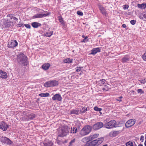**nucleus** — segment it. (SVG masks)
Instances as JSON below:
<instances>
[{
	"instance_id": "1",
	"label": "nucleus",
	"mask_w": 146,
	"mask_h": 146,
	"mask_svg": "<svg viewBox=\"0 0 146 146\" xmlns=\"http://www.w3.org/2000/svg\"><path fill=\"white\" fill-rule=\"evenodd\" d=\"M70 128L67 125H63L58 128V137H63L66 136L68 133Z\"/></svg>"
},
{
	"instance_id": "2",
	"label": "nucleus",
	"mask_w": 146,
	"mask_h": 146,
	"mask_svg": "<svg viewBox=\"0 0 146 146\" xmlns=\"http://www.w3.org/2000/svg\"><path fill=\"white\" fill-rule=\"evenodd\" d=\"M17 60L19 63L23 66H27L28 62L27 58L22 53L18 56Z\"/></svg>"
},
{
	"instance_id": "3",
	"label": "nucleus",
	"mask_w": 146,
	"mask_h": 146,
	"mask_svg": "<svg viewBox=\"0 0 146 146\" xmlns=\"http://www.w3.org/2000/svg\"><path fill=\"white\" fill-rule=\"evenodd\" d=\"M92 127L89 125H86L81 130L80 134L82 136H84L89 134L91 131Z\"/></svg>"
},
{
	"instance_id": "4",
	"label": "nucleus",
	"mask_w": 146,
	"mask_h": 146,
	"mask_svg": "<svg viewBox=\"0 0 146 146\" xmlns=\"http://www.w3.org/2000/svg\"><path fill=\"white\" fill-rule=\"evenodd\" d=\"M58 84V82L56 80H50L46 82L44 86L47 88L55 86Z\"/></svg>"
},
{
	"instance_id": "5",
	"label": "nucleus",
	"mask_w": 146,
	"mask_h": 146,
	"mask_svg": "<svg viewBox=\"0 0 146 146\" xmlns=\"http://www.w3.org/2000/svg\"><path fill=\"white\" fill-rule=\"evenodd\" d=\"M116 122L114 120H111L104 124V127L107 129H110L116 127Z\"/></svg>"
},
{
	"instance_id": "6",
	"label": "nucleus",
	"mask_w": 146,
	"mask_h": 146,
	"mask_svg": "<svg viewBox=\"0 0 146 146\" xmlns=\"http://www.w3.org/2000/svg\"><path fill=\"white\" fill-rule=\"evenodd\" d=\"M0 141L2 143H6L8 145H10L13 143V142L9 139L5 137H0Z\"/></svg>"
},
{
	"instance_id": "7",
	"label": "nucleus",
	"mask_w": 146,
	"mask_h": 146,
	"mask_svg": "<svg viewBox=\"0 0 146 146\" xmlns=\"http://www.w3.org/2000/svg\"><path fill=\"white\" fill-rule=\"evenodd\" d=\"M2 25L3 27L7 28L9 27L11 25L13 26L14 25H12V23L10 20L7 19L6 20H3Z\"/></svg>"
},
{
	"instance_id": "8",
	"label": "nucleus",
	"mask_w": 146,
	"mask_h": 146,
	"mask_svg": "<svg viewBox=\"0 0 146 146\" xmlns=\"http://www.w3.org/2000/svg\"><path fill=\"white\" fill-rule=\"evenodd\" d=\"M104 127V125L102 122H97L94 124L92 127V128L95 130H97Z\"/></svg>"
},
{
	"instance_id": "9",
	"label": "nucleus",
	"mask_w": 146,
	"mask_h": 146,
	"mask_svg": "<svg viewBox=\"0 0 146 146\" xmlns=\"http://www.w3.org/2000/svg\"><path fill=\"white\" fill-rule=\"evenodd\" d=\"M135 120L134 119H131L128 120L125 124V127L129 128L133 126L135 123Z\"/></svg>"
},
{
	"instance_id": "10",
	"label": "nucleus",
	"mask_w": 146,
	"mask_h": 146,
	"mask_svg": "<svg viewBox=\"0 0 146 146\" xmlns=\"http://www.w3.org/2000/svg\"><path fill=\"white\" fill-rule=\"evenodd\" d=\"M18 44L17 41L15 40H12L8 42V47L9 48H13L17 46Z\"/></svg>"
},
{
	"instance_id": "11",
	"label": "nucleus",
	"mask_w": 146,
	"mask_h": 146,
	"mask_svg": "<svg viewBox=\"0 0 146 146\" xmlns=\"http://www.w3.org/2000/svg\"><path fill=\"white\" fill-rule=\"evenodd\" d=\"M8 126V125L4 121H1L0 122V129L3 131H6Z\"/></svg>"
},
{
	"instance_id": "12",
	"label": "nucleus",
	"mask_w": 146,
	"mask_h": 146,
	"mask_svg": "<svg viewBox=\"0 0 146 146\" xmlns=\"http://www.w3.org/2000/svg\"><path fill=\"white\" fill-rule=\"evenodd\" d=\"M52 99L53 101L57 100L59 101H61L62 100V98L60 94H56L52 97Z\"/></svg>"
},
{
	"instance_id": "13",
	"label": "nucleus",
	"mask_w": 146,
	"mask_h": 146,
	"mask_svg": "<svg viewBox=\"0 0 146 146\" xmlns=\"http://www.w3.org/2000/svg\"><path fill=\"white\" fill-rule=\"evenodd\" d=\"M97 143L96 141L94 140L92 141H87L85 145V146H97Z\"/></svg>"
},
{
	"instance_id": "14",
	"label": "nucleus",
	"mask_w": 146,
	"mask_h": 146,
	"mask_svg": "<svg viewBox=\"0 0 146 146\" xmlns=\"http://www.w3.org/2000/svg\"><path fill=\"white\" fill-rule=\"evenodd\" d=\"M44 146H52L53 143L52 141L46 139L43 143Z\"/></svg>"
},
{
	"instance_id": "15",
	"label": "nucleus",
	"mask_w": 146,
	"mask_h": 146,
	"mask_svg": "<svg viewBox=\"0 0 146 146\" xmlns=\"http://www.w3.org/2000/svg\"><path fill=\"white\" fill-rule=\"evenodd\" d=\"M9 17L12 25H13V23H15L18 22V19L16 17L13 16V15H10Z\"/></svg>"
},
{
	"instance_id": "16",
	"label": "nucleus",
	"mask_w": 146,
	"mask_h": 146,
	"mask_svg": "<svg viewBox=\"0 0 146 146\" xmlns=\"http://www.w3.org/2000/svg\"><path fill=\"white\" fill-rule=\"evenodd\" d=\"M100 52V48L99 47L94 48L91 50V52L90 53L91 54L95 55L98 52Z\"/></svg>"
},
{
	"instance_id": "17",
	"label": "nucleus",
	"mask_w": 146,
	"mask_h": 146,
	"mask_svg": "<svg viewBox=\"0 0 146 146\" xmlns=\"http://www.w3.org/2000/svg\"><path fill=\"white\" fill-rule=\"evenodd\" d=\"M0 77L3 79H6L7 78V73L0 70Z\"/></svg>"
},
{
	"instance_id": "18",
	"label": "nucleus",
	"mask_w": 146,
	"mask_h": 146,
	"mask_svg": "<svg viewBox=\"0 0 146 146\" xmlns=\"http://www.w3.org/2000/svg\"><path fill=\"white\" fill-rule=\"evenodd\" d=\"M130 59V57L128 55L125 56L121 59V61L123 63L128 62Z\"/></svg>"
},
{
	"instance_id": "19",
	"label": "nucleus",
	"mask_w": 146,
	"mask_h": 146,
	"mask_svg": "<svg viewBox=\"0 0 146 146\" xmlns=\"http://www.w3.org/2000/svg\"><path fill=\"white\" fill-rule=\"evenodd\" d=\"M50 66V64L49 63H47L43 64L42 66V67L44 70H47L49 69Z\"/></svg>"
},
{
	"instance_id": "20",
	"label": "nucleus",
	"mask_w": 146,
	"mask_h": 146,
	"mask_svg": "<svg viewBox=\"0 0 146 146\" xmlns=\"http://www.w3.org/2000/svg\"><path fill=\"white\" fill-rule=\"evenodd\" d=\"M31 25L33 28H37L38 27H40L41 24L37 22H34L31 23Z\"/></svg>"
},
{
	"instance_id": "21",
	"label": "nucleus",
	"mask_w": 146,
	"mask_h": 146,
	"mask_svg": "<svg viewBox=\"0 0 146 146\" xmlns=\"http://www.w3.org/2000/svg\"><path fill=\"white\" fill-rule=\"evenodd\" d=\"M121 132V131H115L110 133V135L113 137H115Z\"/></svg>"
},
{
	"instance_id": "22",
	"label": "nucleus",
	"mask_w": 146,
	"mask_h": 146,
	"mask_svg": "<svg viewBox=\"0 0 146 146\" xmlns=\"http://www.w3.org/2000/svg\"><path fill=\"white\" fill-rule=\"evenodd\" d=\"M99 134H95L92 135H90L89 136H88L90 141H91L94 139L97 138Z\"/></svg>"
},
{
	"instance_id": "23",
	"label": "nucleus",
	"mask_w": 146,
	"mask_h": 146,
	"mask_svg": "<svg viewBox=\"0 0 146 146\" xmlns=\"http://www.w3.org/2000/svg\"><path fill=\"white\" fill-rule=\"evenodd\" d=\"M139 17L141 19L146 21V12L142 13Z\"/></svg>"
},
{
	"instance_id": "24",
	"label": "nucleus",
	"mask_w": 146,
	"mask_h": 146,
	"mask_svg": "<svg viewBox=\"0 0 146 146\" xmlns=\"http://www.w3.org/2000/svg\"><path fill=\"white\" fill-rule=\"evenodd\" d=\"M35 117V115L34 113H31L28 116L27 119L28 120H30L33 119Z\"/></svg>"
},
{
	"instance_id": "25",
	"label": "nucleus",
	"mask_w": 146,
	"mask_h": 146,
	"mask_svg": "<svg viewBox=\"0 0 146 146\" xmlns=\"http://www.w3.org/2000/svg\"><path fill=\"white\" fill-rule=\"evenodd\" d=\"M104 138L103 137H101L98 138L97 139L95 140L96 141V142L97 143V145H98L104 141Z\"/></svg>"
},
{
	"instance_id": "26",
	"label": "nucleus",
	"mask_w": 146,
	"mask_h": 146,
	"mask_svg": "<svg viewBox=\"0 0 146 146\" xmlns=\"http://www.w3.org/2000/svg\"><path fill=\"white\" fill-rule=\"evenodd\" d=\"M137 7L141 9H145L146 8V3H143L141 4H138Z\"/></svg>"
},
{
	"instance_id": "27",
	"label": "nucleus",
	"mask_w": 146,
	"mask_h": 146,
	"mask_svg": "<svg viewBox=\"0 0 146 146\" xmlns=\"http://www.w3.org/2000/svg\"><path fill=\"white\" fill-rule=\"evenodd\" d=\"M50 14V13H40L38 14L39 18H42L44 17H46L49 15Z\"/></svg>"
},
{
	"instance_id": "28",
	"label": "nucleus",
	"mask_w": 146,
	"mask_h": 146,
	"mask_svg": "<svg viewBox=\"0 0 146 146\" xmlns=\"http://www.w3.org/2000/svg\"><path fill=\"white\" fill-rule=\"evenodd\" d=\"M99 8L101 12L103 15L106 14V10L101 5L99 6Z\"/></svg>"
},
{
	"instance_id": "29",
	"label": "nucleus",
	"mask_w": 146,
	"mask_h": 146,
	"mask_svg": "<svg viewBox=\"0 0 146 146\" xmlns=\"http://www.w3.org/2000/svg\"><path fill=\"white\" fill-rule=\"evenodd\" d=\"M50 95V94L48 93H41L38 95L39 96L42 97H48Z\"/></svg>"
},
{
	"instance_id": "30",
	"label": "nucleus",
	"mask_w": 146,
	"mask_h": 146,
	"mask_svg": "<svg viewBox=\"0 0 146 146\" xmlns=\"http://www.w3.org/2000/svg\"><path fill=\"white\" fill-rule=\"evenodd\" d=\"M79 110H74L70 111V113L71 114H74L78 115L79 114Z\"/></svg>"
},
{
	"instance_id": "31",
	"label": "nucleus",
	"mask_w": 146,
	"mask_h": 146,
	"mask_svg": "<svg viewBox=\"0 0 146 146\" xmlns=\"http://www.w3.org/2000/svg\"><path fill=\"white\" fill-rule=\"evenodd\" d=\"M73 60L70 58H68L64 60V62L66 63H70L72 62Z\"/></svg>"
},
{
	"instance_id": "32",
	"label": "nucleus",
	"mask_w": 146,
	"mask_h": 146,
	"mask_svg": "<svg viewBox=\"0 0 146 146\" xmlns=\"http://www.w3.org/2000/svg\"><path fill=\"white\" fill-rule=\"evenodd\" d=\"M82 142L86 143H87V141H90V139L88 137H85L82 139Z\"/></svg>"
},
{
	"instance_id": "33",
	"label": "nucleus",
	"mask_w": 146,
	"mask_h": 146,
	"mask_svg": "<svg viewBox=\"0 0 146 146\" xmlns=\"http://www.w3.org/2000/svg\"><path fill=\"white\" fill-rule=\"evenodd\" d=\"M94 110L96 111H100V114H102V113L100 112V111L102 110V109L100 108H98L97 106H95L94 107Z\"/></svg>"
},
{
	"instance_id": "34",
	"label": "nucleus",
	"mask_w": 146,
	"mask_h": 146,
	"mask_svg": "<svg viewBox=\"0 0 146 146\" xmlns=\"http://www.w3.org/2000/svg\"><path fill=\"white\" fill-rule=\"evenodd\" d=\"M77 131V129L76 127H73L71 128V133H76Z\"/></svg>"
},
{
	"instance_id": "35",
	"label": "nucleus",
	"mask_w": 146,
	"mask_h": 146,
	"mask_svg": "<svg viewBox=\"0 0 146 146\" xmlns=\"http://www.w3.org/2000/svg\"><path fill=\"white\" fill-rule=\"evenodd\" d=\"M52 31H50V32H46L45 34V35L46 36L49 37L52 35Z\"/></svg>"
},
{
	"instance_id": "36",
	"label": "nucleus",
	"mask_w": 146,
	"mask_h": 146,
	"mask_svg": "<svg viewBox=\"0 0 146 146\" xmlns=\"http://www.w3.org/2000/svg\"><path fill=\"white\" fill-rule=\"evenodd\" d=\"M87 109L86 108L83 107L80 110V112L82 113H84L87 111Z\"/></svg>"
},
{
	"instance_id": "37",
	"label": "nucleus",
	"mask_w": 146,
	"mask_h": 146,
	"mask_svg": "<svg viewBox=\"0 0 146 146\" xmlns=\"http://www.w3.org/2000/svg\"><path fill=\"white\" fill-rule=\"evenodd\" d=\"M126 146H133V143L131 141L127 142L126 143Z\"/></svg>"
},
{
	"instance_id": "38",
	"label": "nucleus",
	"mask_w": 146,
	"mask_h": 146,
	"mask_svg": "<svg viewBox=\"0 0 146 146\" xmlns=\"http://www.w3.org/2000/svg\"><path fill=\"white\" fill-rule=\"evenodd\" d=\"M106 82V80L105 79H102L100 80V84H101L100 85L102 86V84H104Z\"/></svg>"
},
{
	"instance_id": "39",
	"label": "nucleus",
	"mask_w": 146,
	"mask_h": 146,
	"mask_svg": "<svg viewBox=\"0 0 146 146\" xmlns=\"http://www.w3.org/2000/svg\"><path fill=\"white\" fill-rule=\"evenodd\" d=\"M23 23H22L21 21H20L17 25L18 27H23Z\"/></svg>"
},
{
	"instance_id": "40",
	"label": "nucleus",
	"mask_w": 146,
	"mask_h": 146,
	"mask_svg": "<svg viewBox=\"0 0 146 146\" xmlns=\"http://www.w3.org/2000/svg\"><path fill=\"white\" fill-rule=\"evenodd\" d=\"M82 67H77L76 68V71L77 72H80L82 70Z\"/></svg>"
},
{
	"instance_id": "41",
	"label": "nucleus",
	"mask_w": 146,
	"mask_h": 146,
	"mask_svg": "<svg viewBox=\"0 0 146 146\" xmlns=\"http://www.w3.org/2000/svg\"><path fill=\"white\" fill-rule=\"evenodd\" d=\"M23 25L27 28L30 29L31 28V26L29 24H24Z\"/></svg>"
},
{
	"instance_id": "42",
	"label": "nucleus",
	"mask_w": 146,
	"mask_h": 146,
	"mask_svg": "<svg viewBox=\"0 0 146 146\" xmlns=\"http://www.w3.org/2000/svg\"><path fill=\"white\" fill-rule=\"evenodd\" d=\"M142 58L144 60L146 61V52L143 54Z\"/></svg>"
},
{
	"instance_id": "43",
	"label": "nucleus",
	"mask_w": 146,
	"mask_h": 146,
	"mask_svg": "<svg viewBox=\"0 0 146 146\" xmlns=\"http://www.w3.org/2000/svg\"><path fill=\"white\" fill-rule=\"evenodd\" d=\"M77 14L78 15L80 16H82L83 15V13L79 11H77Z\"/></svg>"
},
{
	"instance_id": "44",
	"label": "nucleus",
	"mask_w": 146,
	"mask_h": 146,
	"mask_svg": "<svg viewBox=\"0 0 146 146\" xmlns=\"http://www.w3.org/2000/svg\"><path fill=\"white\" fill-rule=\"evenodd\" d=\"M137 92L138 93H141V94H143L144 93V92L141 89H139L137 90Z\"/></svg>"
},
{
	"instance_id": "45",
	"label": "nucleus",
	"mask_w": 146,
	"mask_h": 146,
	"mask_svg": "<svg viewBox=\"0 0 146 146\" xmlns=\"http://www.w3.org/2000/svg\"><path fill=\"white\" fill-rule=\"evenodd\" d=\"M59 21L62 24H64V21L62 18L61 17L59 19Z\"/></svg>"
},
{
	"instance_id": "46",
	"label": "nucleus",
	"mask_w": 146,
	"mask_h": 146,
	"mask_svg": "<svg viewBox=\"0 0 146 146\" xmlns=\"http://www.w3.org/2000/svg\"><path fill=\"white\" fill-rule=\"evenodd\" d=\"M136 22V21L134 20H132L130 21V23L132 25H134L135 24Z\"/></svg>"
},
{
	"instance_id": "47",
	"label": "nucleus",
	"mask_w": 146,
	"mask_h": 146,
	"mask_svg": "<svg viewBox=\"0 0 146 146\" xmlns=\"http://www.w3.org/2000/svg\"><path fill=\"white\" fill-rule=\"evenodd\" d=\"M123 6V8L124 9H127L129 7L128 5H124Z\"/></svg>"
},
{
	"instance_id": "48",
	"label": "nucleus",
	"mask_w": 146,
	"mask_h": 146,
	"mask_svg": "<svg viewBox=\"0 0 146 146\" xmlns=\"http://www.w3.org/2000/svg\"><path fill=\"white\" fill-rule=\"evenodd\" d=\"M75 141V139H74L72 140L70 142L69 144L70 145H72V143H74Z\"/></svg>"
},
{
	"instance_id": "49",
	"label": "nucleus",
	"mask_w": 146,
	"mask_h": 146,
	"mask_svg": "<svg viewBox=\"0 0 146 146\" xmlns=\"http://www.w3.org/2000/svg\"><path fill=\"white\" fill-rule=\"evenodd\" d=\"M33 18L34 19L39 18L38 14L35 15L33 16Z\"/></svg>"
},
{
	"instance_id": "50",
	"label": "nucleus",
	"mask_w": 146,
	"mask_h": 146,
	"mask_svg": "<svg viewBox=\"0 0 146 146\" xmlns=\"http://www.w3.org/2000/svg\"><path fill=\"white\" fill-rule=\"evenodd\" d=\"M140 140L142 142H143L144 140V137L143 135H142L141 137Z\"/></svg>"
},
{
	"instance_id": "51",
	"label": "nucleus",
	"mask_w": 146,
	"mask_h": 146,
	"mask_svg": "<svg viewBox=\"0 0 146 146\" xmlns=\"http://www.w3.org/2000/svg\"><path fill=\"white\" fill-rule=\"evenodd\" d=\"M146 82V78H145L144 80H141V82L142 83L144 84Z\"/></svg>"
},
{
	"instance_id": "52",
	"label": "nucleus",
	"mask_w": 146,
	"mask_h": 146,
	"mask_svg": "<svg viewBox=\"0 0 146 146\" xmlns=\"http://www.w3.org/2000/svg\"><path fill=\"white\" fill-rule=\"evenodd\" d=\"M82 37L84 38V39H87L88 38V37L87 36H85L84 35L82 36Z\"/></svg>"
},
{
	"instance_id": "53",
	"label": "nucleus",
	"mask_w": 146,
	"mask_h": 146,
	"mask_svg": "<svg viewBox=\"0 0 146 146\" xmlns=\"http://www.w3.org/2000/svg\"><path fill=\"white\" fill-rule=\"evenodd\" d=\"M122 27L123 28H125L126 27V25L125 24H123L122 25Z\"/></svg>"
},
{
	"instance_id": "54",
	"label": "nucleus",
	"mask_w": 146,
	"mask_h": 146,
	"mask_svg": "<svg viewBox=\"0 0 146 146\" xmlns=\"http://www.w3.org/2000/svg\"><path fill=\"white\" fill-rule=\"evenodd\" d=\"M61 141H57V143L59 144H60V143H61Z\"/></svg>"
},
{
	"instance_id": "55",
	"label": "nucleus",
	"mask_w": 146,
	"mask_h": 146,
	"mask_svg": "<svg viewBox=\"0 0 146 146\" xmlns=\"http://www.w3.org/2000/svg\"><path fill=\"white\" fill-rule=\"evenodd\" d=\"M86 39H84L82 41V42H85L86 41Z\"/></svg>"
},
{
	"instance_id": "56",
	"label": "nucleus",
	"mask_w": 146,
	"mask_h": 146,
	"mask_svg": "<svg viewBox=\"0 0 146 146\" xmlns=\"http://www.w3.org/2000/svg\"><path fill=\"white\" fill-rule=\"evenodd\" d=\"M138 146H143L142 144H140Z\"/></svg>"
},
{
	"instance_id": "57",
	"label": "nucleus",
	"mask_w": 146,
	"mask_h": 146,
	"mask_svg": "<svg viewBox=\"0 0 146 146\" xmlns=\"http://www.w3.org/2000/svg\"><path fill=\"white\" fill-rule=\"evenodd\" d=\"M117 101H118L121 102V99H117Z\"/></svg>"
},
{
	"instance_id": "58",
	"label": "nucleus",
	"mask_w": 146,
	"mask_h": 146,
	"mask_svg": "<svg viewBox=\"0 0 146 146\" xmlns=\"http://www.w3.org/2000/svg\"><path fill=\"white\" fill-rule=\"evenodd\" d=\"M133 146H137V145L135 143L134 144H133Z\"/></svg>"
},
{
	"instance_id": "59",
	"label": "nucleus",
	"mask_w": 146,
	"mask_h": 146,
	"mask_svg": "<svg viewBox=\"0 0 146 146\" xmlns=\"http://www.w3.org/2000/svg\"><path fill=\"white\" fill-rule=\"evenodd\" d=\"M144 145L145 146H146V140L145 141L144 143Z\"/></svg>"
},
{
	"instance_id": "60",
	"label": "nucleus",
	"mask_w": 146,
	"mask_h": 146,
	"mask_svg": "<svg viewBox=\"0 0 146 146\" xmlns=\"http://www.w3.org/2000/svg\"><path fill=\"white\" fill-rule=\"evenodd\" d=\"M122 98V96H120L118 98L120 99H121V98Z\"/></svg>"
},
{
	"instance_id": "61",
	"label": "nucleus",
	"mask_w": 146,
	"mask_h": 146,
	"mask_svg": "<svg viewBox=\"0 0 146 146\" xmlns=\"http://www.w3.org/2000/svg\"><path fill=\"white\" fill-rule=\"evenodd\" d=\"M133 92H134V91H133Z\"/></svg>"
}]
</instances>
